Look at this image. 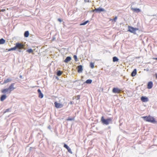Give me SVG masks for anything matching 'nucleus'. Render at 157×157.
Masks as SVG:
<instances>
[{
  "label": "nucleus",
  "instance_id": "nucleus-29",
  "mask_svg": "<svg viewBox=\"0 0 157 157\" xmlns=\"http://www.w3.org/2000/svg\"><path fill=\"white\" fill-rule=\"evenodd\" d=\"M117 19V17H115L113 19H110V21H114V22H116V20Z\"/></svg>",
  "mask_w": 157,
  "mask_h": 157
},
{
  "label": "nucleus",
  "instance_id": "nucleus-12",
  "mask_svg": "<svg viewBox=\"0 0 157 157\" xmlns=\"http://www.w3.org/2000/svg\"><path fill=\"white\" fill-rule=\"evenodd\" d=\"M37 92L39 93V97L40 98H42L44 96V95L43 94L41 93V90L40 89H39L37 90Z\"/></svg>",
  "mask_w": 157,
  "mask_h": 157
},
{
  "label": "nucleus",
  "instance_id": "nucleus-4",
  "mask_svg": "<svg viewBox=\"0 0 157 157\" xmlns=\"http://www.w3.org/2000/svg\"><path fill=\"white\" fill-rule=\"evenodd\" d=\"M15 49H22L24 48V46L22 43H17L16 44V45L14 47Z\"/></svg>",
  "mask_w": 157,
  "mask_h": 157
},
{
  "label": "nucleus",
  "instance_id": "nucleus-16",
  "mask_svg": "<svg viewBox=\"0 0 157 157\" xmlns=\"http://www.w3.org/2000/svg\"><path fill=\"white\" fill-rule=\"evenodd\" d=\"M137 73V71L136 69H134L133 71L131 73V76L132 77L135 76Z\"/></svg>",
  "mask_w": 157,
  "mask_h": 157
},
{
  "label": "nucleus",
  "instance_id": "nucleus-6",
  "mask_svg": "<svg viewBox=\"0 0 157 157\" xmlns=\"http://www.w3.org/2000/svg\"><path fill=\"white\" fill-rule=\"evenodd\" d=\"M54 105L55 107L57 109L61 108L63 106L62 104L58 103L57 102H54Z\"/></svg>",
  "mask_w": 157,
  "mask_h": 157
},
{
  "label": "nucleus",
  "instance_id": "nucleus-34",
  "mask_svg": "<svg viewBox=\"0 0 157 157\" xmlns=\"http://www.w3.org/2000/svg\"><path fill=\"white\" fill-rule=\"evenodd\" d=\"M70 103L71 105H72L73 104L72 101H70Z\"/></svg>",
  "mask_w": 157,
  "mask_h": 157
},
{
  "label": "nucleus",
  "instance_id": "nucleus-22",
  "mask_svg": "<svg viewBox=\"0 0 157 157\" xmlns=\"http://www.w3.org/2000/svg\"><path fill=\"white\" fill-rule=\"evenodd\" d=\"M26 52H28L29 53H33V51L31 48H29L27 49L26 50Z\"/></svg>",
  "mask_w": 157,
  "mask_h": 157
},
{
  "label": "nucleus",
  "instance_id": "nucleus-36",
  "mask_svg": "<svg viewBox=\"0 0 157 157\" xmlns=\"http://www.w3.org/2000/svg\"><path fill=\"white\" fill-rule=\"evenodd\" d=\"M156 78L157 79V74H155Z\"/></svg>",
  "mask_w": 157,
  "mask_h": 157
},
{
  "label": "nucleus",
  "instance_id": "nucleus-15",
  "mask_svg": "<svg viewBox=\"0 0 157 157\" xmlns=\"http://www.w3.org/2000/svg\"><path fill=\"white\" fill-rule=\"evenodd\" d=\"M131 10L134 12H136L137 13L139 12H140V10L138 8H131Z\"/></svg>",
  "mask_w": 157,
  "mask_h": 157
},
{
  "label": "nucleus",
  "instance_id": "nucleus-3",
  "mask_svg": "<svg viewBox=\"0 0 157 157\" xmlns=\"http://www.w3.org/2000/svg\"><path fill=\"white\" fill-rule=\"evenodd\" d=\"M112 121V118H109L107 119H105L103 116H102L101 119V121L104 124L108 125Z\"/></svg>",
  "mask_w": 157,
  "mask_h": 157
},
{
  "label": "nucleus",
  "instance_id": "nucleus-1",
  "mask_svg": "<svg viewBox=\"0 0 157 157\" xmlns=\"http://www.w3.org/2000/svg\"><path fill=\"white\" fill-rule=\"evenodd\" d=\"M15 83H12L9 86L8 88L3 89L1 90V92L2 93H5L7 92L9 93H10L11 92L15 89L14 87Z\"/></svg>",
  "mask_w": 157,
  "mask_h": 157
},
{
  "label": "nucleus",
  "instance_id": "nucleus-37",
  "mask_svg": "<svg viewBox=\"0 0 157 157\" xmlns=\"http://www.w3.org/2000/svg\"><path fill=\"white\" fill-rule=\"evenodd\" d=\"M20 78H22V76L20 75Z\"/></svg>",
  "mask_w": 157,
  "mask_h": 157
},
{
  "label": "nucleus",
  "instance_id": "nucleus-10",
  "mask_svg": "<svg viewBox=\"0 0 157 157\" xmlns=\"http://www.w3.org/2000/svg\"><path fill=\"white\" fill-rule=\"evenodd\" d=\"M63 147L67 149L68 151L70 153H72L71 150V148L66 144H64Z\"/></svg>",
  "mask_w": 157,
  "mask_h": 157
},
{
  "label": "nucleus",
  "instance_id": "nucleus-20",
  "mask_svg": "<svg viewBox=\"0 0 157 157\" xmlns=\"http://www.w3.org/2000/svg\"><path fill=\"white\" fill-rule=\"evenodd\" d=\"M118 60H119V59L117 57H116V56H114L113 57V62L118 61Z\"/></svg>",
  "mask_w": 157,
  "mask_h": 157
},
{
  "label": "nucleus",
  "instance_id": "nucleus-32",
  "mask_svg": "<svg viewBox=\"0 0 157 157\" xmlns=\"http://www.w3.org/2000/svg\"><path fill=\"white\" fill-rule=\"evenodd\" d=\"M58 20L60 22H62V20H61V19H60V18H59V19H58Z\"/></svg>",
  "mask_w": 157,
  "mask_h": 157
},
{
  "label": "nucleus",
  "instance_id": "nucleus-33",
  "mask_svg": "<svg viewBox=\"0 0 157 157\" xmlns=\"http://www.w3.org/2000/svg\"><path fill=\"white\" fill-rule=\"evenodd\" d=\"M6 10L5 9H2L1 10V11H2V12H4Z\"/></svg>",
  "mask_w": 157,
  "mask_h": 157
},
{
  "label": "nucleus",
  "instance_id": "nucleus-2",
  "mask_svg": "<svg viewBox=\"0 0 157 157\" xmlns=\"http://www.w3.org/2000/svg\"><path fill=\"white\" fill-rule=\"evenodd\" d=\"M142 118L144 120L147 122H150L151 123H156V121L155 119L153 117L149 115L148 116L142 117Z\"/></svg>",
  "mask_w": 157,
  "mask_h": 157
},
{
  "label": "nucleus",
  "instance_id": "nucleus-30",
  "mask_svg": "<svg viewBox=\"0 0 157 157\" xmlns=\"http://www.w3.org/2000/svg\"><path fill=\"white\" fill-rule=\"evenodd\" d=\"M74 58L75 61H78V59L76 55H74Z\"/></svg>",
  "mask_w": 157,
  "mask_h": 157
},
{
  "label": "nucleus",
  "instance_id": "nucleus-17",
  "mask_svg": "<svg viewBox=\"0 0 157 157\" xmlns=\"http://www.w3.org/2000/svg\"><path fill=\"white\" fill-rule=\"evenodd\" d=\"M6 98V96L5 95H2L0 98V100L1 101H3Z\"/></svg>",
  "mask_w": 157,
  "mask_h": 157
},
{
  "label": "nucleus",
  "instance_id": "nucleus-19",
  "mask_svg": "<svg viewBox=\"0 0 157 157\" xmlns=\"http://www.w3.org/2000/svg\"><path fill=\"white\" fill-rule=\"evenodd\" d=\"M6 40L3 38H1L0 39V44H4L5 43Z\"/></svg>",
  "mask_w": 157,
  "mask_h": 157
},
{
  "label": "nucleus",
  "instance_id": "nucleus-8",
  "mask_svg": "<svg viewBox=\"0 0 157 157\" xmlns=\"http://www.w3.org/2000/svg\"><path fill=\"white\" fill-rule=\"evenodd\" d=\"M140 99L143 102H146L148 101V99L147 98L144 96L141 97Z\"/></svg>",
  "mask_w": 157,
  "mask_h": 157
},
{
  "label": "nucleus",
  "instance_id": "nucleus-35",
  "mask_svg": "<svg viewBox=\"0 0 157 157\" xmlns=\"http://www.w3.org/2000/svg\"><path fill=\"white\" fill-rule=\"evenodd\" d=\"M154 59L155 60H157V58H154Z\"/></svg>",
  "mask_w": 157,
  "mask_h": 157
},
{
  "label": "nucleus",
  "instance_id": "nucleus-13",
  "mask_svg": "<svg viewBox=\"0 0 157 157\" xmlns=\"http://www.w3.org/2000/svg\"><path fill=\"white\" fill-rule=\"evenodd\" d=\"M71 59V58L70 56L67 57L66 59L64 60V62L65 63H67L70 61Z\"/></svg>",
  "mask_w": 157,
  "mask_h": 157
},
{
  "label": "nucleus",
  "instance_id": "nucleus-7",
  "mask_svg": "<svg viewBox=\"0 0 157 157\" xmlns=\"http://www.w3.org/2000/svg\"><path fill=\"white\" fill-rule=\"evenodd\" d=\"M121 91V90L118 88H114L113 89L112 92L114 93H120Z\"/></svg>",
  "mask_w": 157,
  "mask_h": 157
},
{
  "label": "nucleus",
  "instance_id": "nucleus-21",
  "mask_svg": "<svg viewBox=\"0 0 157 157\" xmlns=\"http://www.w3.org/2000/svg\"><path fill=\"white\" fill-rule=\"evenodd\" d=\"M29 35V33L28 31H25L24 33V36L25 37H28Z\"/></svg>",
  "mask_w": 157,
  "mask_h": 157
},
{
  "label": "nucleus",
  "instance_id": "nucleus-26",
  "mask_svg": "<svg viewBox=\"0 0 157 157\" xmlns=\"http://www.w3.org/2000/svg\"><path fill=\"white\" fill-rule=\"evenodd\" d=\"M92 82V80L91 79H88L86 81V83L87 84H90Z\"/></svg>",
  "mask_w": 157,
  "mask_h": 157
},
{
  "label": "nucleus",
  "instance_id": "nucleus-24",
  "mask_svg": "<svg viewBox=\"0 0 157 157\" xmlns=\"http://www.w3.org/2000/svg\"><path fill=\"white\" fill-rule=\"evenodd\" d=\"M90 66L91 68H93L94 67V63L92 62H91L90 63Z\"/></svg>",
  "mask_w": 157,
  "mask_h": 157
},
{
  "label": "nucleus",
  "instance_id": "nucleus-28",
  "mask_svg": "<svg viewBox=\"0 0 157 157\" xmlns=\"http://www.w3.org/2000/svg\"><path fill=\"white\" fill-rule=\"evenodd\" d=\"M74 120V117L72 118L69 117L68 118H67V121H71Z\"/></svg>",
  "mask_w": 157,
  "mask_h": 157
},
{
  "label": "nucleus",
  "instance_id": "nucleus-31",
  "mask_svg": "<svg viewBox=\"0 0 157 157\" xmlns=\"http://www.w3.org/2000/svg\"><path fill=\"white\" fill-rule=\"evenodd\" d=\"M80 96L79 95H78L75 97V98H77V100L79 99H80Z\"/></svg>",
  "mask_w": 157,
  "mask_h": 157
},
{
  "label": "nucleus",
  "instance_id": "nucleus-27",
  "mask_svg": "<svg viewBox=\"0 0 157 157\" xmlns=\"http://www.w3.org/2000/svg\"><path fill=\"white\" fill-rule=\"evenodd\" d=\"M89 22L88 21H87L85 22L81 23L80 24V25H85L87 23H88Z\"/></svg>",
  "mask_w": 157,
  "mask_h": 157
},
{
  "label": "nucleus",
  "instance_id": "nucleus-25",
  "mask_svg": "<svg viewBox=\"0 0 157 157\" xmlns=\"http://www.w3.org/2000/svg\"><path fill=\"white\" fill-rule=\"evenodd\" d=\"M15 50H16L15 49V47H14L13 48H10V49H6V50H7V51H11Z\"/></svg>",
  "mask_w": 157,
  "mask_h": 157
},
{
  "label": "nucleus",
  "instance_id": "nucleus-14",
  "mask_svg": "<svg viewBox=\"0 0 157 157\" xmlns=\"http://www.w3.org/2000/svg\"><path fill=\"white\" fill-rule=\"evenodd\" d=\"M78 73L81 72L83 70L82 66L81 65H79L78 67Z\"/></svg>",
  "mask_w": 157,
  "mask_h": 157
},
{
  "label": "nucleus",
  "instance_id": "nucleus-9",
  "mask_svg": "<svg viewBox=\"0 0 157 157\" xmlns=\"http://www.w3.org/2000/svg\"><path fill=\"white\" fill-rule=\"evenodd\" d=\"M153 85L152 82L151 81L147 83V88L148 89H151L152 88Z\"/></svg>",
  "mask_w": 157,
  "mask_h": 157
},
{
  "label": "nucleus",
  "instance_id": "nucleus-11",
  "mask_svg": "<svg viewBox=\"0 0 157 157\" xmlns=\"http://www.w3.org/2000/svg\"><path fill=\"white\" fill-rule=\"evenodd\" d=\"M104 10L102 8H99L97 9H95L93 10V12L96 11V12H101V11H104Z\"/></svg>",
  "mask_w": 157,
  "mask_h": 157
},
{
  "label": "nucleus",
  "instance_id": "nucleus-18",
  "mask_svg": "<svg viewBox=\"0 0 157 157\" xmlns=\"http://www.w3.org/2000/svg\"><path fill=\"white\" fill-rule=\"evenodd\" d=\"M12 81L11 79L10 78H8L6 79L3 82L4 84L7 83L8 82H10Z\"/></svg>",
  "mask_w": 157,
  "mask_h": 157
},
{
  "label": "nucleus",
  "instance_id": "nucleus-23",
  "mask_svg": "<svg viewBox=\"0 0 157 157\" xmlns=\"http://www.w3.org/2000/svg\"><path fill=\"white\" fill-rule=\"evenodd\" d=\"M62 72L60 71H57V75L58 76H60L62 74Z\"/></svg>",
  "mask_w": 157,
  "mask_h": 157
},
{
  "label": "nucleus",
  "instance_id": "nucleus-5",
  "mask_svg": "<svg viewBox=\"0 0 157 157\" xmlns=\"http://www.w3.org/2000/svg\"><path fill=\"white\" fill-rule=\"evenodd\" d=\"M128 31L130 33L136 34V31L138 30V29L137 28H134L132 26H129L128 27Z\"/></svg>",
  "mask_w": 157,
  "mask_h": 157
}]
</instances>
